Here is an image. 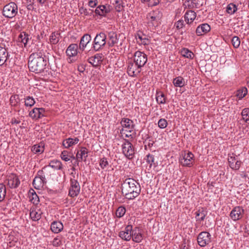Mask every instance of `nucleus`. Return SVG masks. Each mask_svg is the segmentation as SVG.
Returning <instances> with one entry per match:
<instances>
[{
  "label": "nucleus",
  "mask_w": 249,
  "mask_h": 249,
  "mask_svg": "<svg viewBox=\"0 0 249 249\" xmlns=\"http://www.w3.org/2000/svg\"><path fill=\"white\" fill-rule=\"evenodd\" d=\"M10 55L5 47L0 46V66H7V62Z\"/></svg>",
  "instance_id": "17"
},
{
  "label": "nucleus",
  "mask_w": 249,
  "mask_h": 249,
  "mask_svg": "<svg viewBox=\"0 0 249 249\" xmlns=\"http://www.w3.org/2000/svg\"><path fill=\"white\" fill-rule=\"evenodd\" d=\"M110 11V9L109 5H100L96 8L95 13L97 15L102 17H106Z\"/></svg>",
  "instance_id": "20"
},
{
  "label": "nucleus",
  "mask_w": 249,
  "mask_h": 249,
  "mask_svg": "<svg viewBox=\"0 0 249 249\" xmlns=\"http://www.w3.org/2000/svg\"><path fill=\"white\" fill-rule=\"evenodd\" d=\"M211 30L210 26L207 23L199 25L196 29V34L198 36H202L208 33Z\"/></svg>",
  "instance_id": "23"
},
{
  "label": "nucleus",
  "mask_w": 249,
  "mask_h": 249,
  "mask_svg": "<svg viewBox=\"0 0 249 249\" xmlns=\"http://www.w3.org/2000/svg\"><path fill=\"white\" fill-rule=\"evenodd\" d=\"M20 123V121L19 120H17L16 118H13L12 119L11 121V123L13 124H19Z\"/></svg>",
  "instance_id": "64"
},
{
  "label": "nucleus",
  "mask_w": 249,
  "mask_h": 249,
  "mask_svg": "<svg viewBox=\"0 0 249 249\" xmlns=\"http://www.w3.org/2000/svg\"><path fill=\"white\" fill-rule=\"evenodd\" d=\"M173 83L176 87H183L185 85L184 79L182 76H178L173 79Z\"/></svg>",
  "instance_id": "40"
},
{
  "label": "nucleus",
  "mask_w": 249,
  "mask_h": 249,
  "mask_svg": "<svg viewBox=\"0 0 249 249\" xmlns=\"http://www.w3.org/2000/svg\"><path fill=\"white\" fill-rule=\"evenodd\" d=\"M133 61L142 67L147 61V55L142 52L136 51L134 54Z\"/></svg>",
  "instance_id": "9"
},
{
  "label": "nucleus",
  "mask_w": 249,
  "mask_h": 249,
  "mask_svg": "<svg viewBox=\"0 0 249 249\" xmlns=\"http://www.w3.org/2000/svg\"><path fill=\"white\" fill-rule=\"evenodd\" d=\"M31 38L29 35L24 32H22L18 36V41L23 43L24 47H26L28 42Z\"/></svg>",
  "instance_id": "33"
},
{
  "label": "nucleus",
  "mask_w": 249,
  "mask_h": 249,
  "mask_svg": "<svg viewBox=\"0 0 249 249\" xmlns=\"http://www.w3.org/2000/svg\"><path fill=\"white\" fill-rule=\"evenodd\" d=\"M121 192L126 199L133 200L140 195L141 192V185L133 178H126L122 183Z\"/></svg>",
  "instance_id": "1"
},
{
  "label": "nucleus",
  "mask_w": 249,
  "mask_h": 249,
  "mask_svg": "<svg viewBox=\"0 0 249 249\" xmlns=\"http://www.w3.org/2000/svg\"><path fill=\"white\" fill-rule=\"evenodd\" d=\"M145 160L146 162L149 164L150 168L152 165L154 167H156L157 166V164L155 162V158L154 155L148 154L146 156Z\"/></svg>",
  "instance_id": "45"
},
{
  "label": "nucleus",
  "mask_w": 249,
  "mask_h": 249,
  "mask_svg": "<svg viewBox=\"0 0 249 249\" xmlns=\"http://www.w3.org/2000/svg\"><path fill=\"white\" fill-rule=\"evenodd\" d=\"M38 172H42V174H41L42 176L44 177L45 178H49L51 176V172L49 171L48 167L47 166H44L42 170H39Z\"/></svg>",
  "instance_id": "55"
},
{
  "label": "nucleus",
  "mask_w": 249,
  "mask_h": 249,
  "mask_svg": "<svg viewBox=\"0 0 249 249\" xmlns=\"http://www.w3.org/2000/svg\"><path fill=\"white\" fill-rule=\"evenodd\" d=\"M44 151V144L40 143L38 144L34 145L32 148V151L36 154H40Z\"/></svg>",
  "instance_id": "39"
},
{
  "label": "nucleus",
  "mask_w": 249,
  "mask_h": 249,
  "mask_svg": "<svg viewBox=\"0 0 249 249\" xmlns=\"http://www.w3.org/2000/svg\"><path fill=\"white\" fill-rule=\"evenodd\" d=\"M161 0H150L149 2L148 6L149 7H154L159 5Z\"/></svg>",
  "instance_id": "59"
},
{
  "label": "nucleus",
  "mask_w": 249,
  "mask_h": 249,
  "mask_svg": "<svg viewBox=\"0 0 249 249\" xmlns=\"http://www.w3.org/2000/svg\"><path fill=\"white\" fill-rule=\"evenodd\" d=\"M231 43L235 48H238L240 44V39L238 36H234L232 38Z\"/></svg>",
  "instance_id": "56"
},
{
  "label": "nucleus",
  "mask_w": 249,
  "mask_h": 249,
  "mask_svg": "<svg viewBox=\"0 0 249 249\" xmlns=\"http://www.w3.org/2000/svg\"><path fill=\"white\" fill-rule=\"evenodd\" d=\"M142 68L132 60H129L127 63V73L131 77H136L140 73Z\"/></svg>",
  "instance_id": "7"
},
{
  "label": "nucleus",
  "mask_w": 249,
  "mask_h": 249,
  "mask_svg": "<svg viewBox=\"0 0 249 249\" xmlns=\"http://www.w3.org/2000/svg\"><path fill=\"white\" fill-rule=\"evenodd\" d=\"M181 54L182 56L192 59L194 57V53L187 48H183L181 50Z\"/></svg>",
  "instance_id": "42"
},
{
  "label": "nucleus",
  "mask_w": 249,
  "mask_h": 249,
  "mask_svg": "<svg viewBox=\"0 0 249 249\" xmlns=\"http://www.w3.org/2000/svg\"><path fill=\"white\" fill-rule=\"evenodd\" d=\"M71 153L68 151L64 150L61 154V158L65 161H68L70 160Z\"/></svg>",
  "instance_id": "54"
},
{
  "label": "nucleus",
  "mask_w": 249,
  "mask_h": 249,
  "mask_svg": "<svg viewBox=\"0 0 249 249\" xmlns=\"http://www.w3.org/2000/svg\"><path fill=\"white\" fill-rule=\"evenodd\" d=\"M183 5L185 8L190 9L195 8V7H196L195 0H185Z\"/></svg>",
  "instance_id": "47"
},
{
  "label": "nucleus",
  "mask_w": 249,
  "mask_h": 249,
  "mask_svg": "<svg viewBox=\"0 0 249 249\" xmlns=\"http://www.w3.org/2000/svg\"><path fill=\"white\" fill-rule=\"evenodd\" d=\"M112 4L117 12H120L124 10V3L123 0H114Z\"/></svg>",
  "instance_id": "37"
},
{
  "label": "nucleus",
  "mask_w": 249,
  "mask_h": 249,
  "mask_svg": "<svg viewBox=\"0 0 249 249\" xmlns=\"http://www.w3.org/2000/svg\"><path fill=\"white\" fill-rule=\"evenodd\" d=\"M18 12L17 5L14 2H10L3 7L2 14L5 18L11 19L16 16Z\"/></svg>",
  "instance_id": "5"
},
{
  "label": "nucleus",
  "mask_w": 249,
  "mask_h": 249,
  "mask_svg": "<svg viewBox=\"0 0 249 249\" xmlns=\"http://www.w3.org/2000/svg\"><path fill=\"white\" fill-rule=\"evenodd\" d=\"M78 45L77 44H70L66 50V53L69 57H73L77 54Z\"/></svg>",
  "instance_id": "31"
},
{
  "label": "nucleus",
  "mask_w": 249,
  "mask_h": 249,
  "mask_svg": "<svg viewBox=\"0 0 249 249\" xmlns=\"http://www.w3.org/2000/svg\"><path fill=\"white\" fill-rule=\"evenodd\" d=\"M133 230L132 226L131 225H128L125 227L124 231H121L119 233V236L125 241H130L131 239V235Z\"/></svg>",
  "instance_id": "16"
},
{
  "label": "nucleus",
  "mask_w": 249,
  "mask_h": 249,
  "mask_svg": "<svg viewBox=\"0 0 249 249\" xmlns=\"http://www.w3.org/2000/svg\"><path fill=\"white\" fill-rule=\"evenodd\" d=\"M41 174H42V172H37V175L33 181V185L36 189H41L47 183L46 178H45Z\"/></svg>",
  "instance_id": "11"
},
{
  "label": "nucleus",
  "mask_w": 249,
  "mask_h": 249,
  "mask_svg": "<svg viewBox=\"0 0 249 249\" xmlns=\"http://www.w3.org/2000/svg\"><path fill=\"white\" fill-rule=\"evenodd\" d=\"M91 40V37L90 35L88 34H85L81 37L79 45V49L84 51L87 45L90 42Z\"/></svg>",
  "instance_id": "24"
},
{
  "label": "nucleus",
  "mask_w": 249,
  "mask_h": 249,
  "mask_svg": "<svg viewBox=\"0 0 249 249\" xmlns=\"http://www.w3.org/2000/svg\"><path fill=\"white\" fill-rule=\"evenodd\" d=\"M80 12L82 13V14H84V15H88L89 14V12L87 10V9H85V8H84L83 7H82L80 9Z\"/></svg>",
  "instance_id": "63"
},
{
  "label": "nucleus",
  "mask_w": 249,
  "mask_h": 249,
  "mask_svg": "<svg viewBox=\"0 0 249 249\" xmlns=\"http://www.w3.org/2000/svg\"><path fill=\"white\" fill-rule=\"evenodd\" d=\"M248 93V89L245 87H242L236 91V96L239 100L242 99Z\"/></svg>",
  "instance_id": "41"
},
{
  "label": "nucleus",
  "mask_w": 249,
  "mask_h": 249,
  "mask_svg": "<svg viewBox=\"0 0 249 249\" xmlns=\"http://www.w3.org/2000/svg\"><path fill=\"white\" fill-rule=\"evenodd\" d=\"M29 2H31V4H27V8L29 10H33L35 9L34 6V0L32 1L31 0H29Z\"/></svg>",
  "instance_id": "61"
},
{
  "label": "nucleus",
  "mask_w": 249,
  "mask_h": 249,
  "mask_svg": "<svg viewBox=\"0 0 249 249\" xmlns=\"http://www.w3.org/2000/svg\"><path fill=\"white\" fill-rule=\"evenodd\" d=\"M99 165L102 169L107 168L109 165V162L105 157L101 158L99 161Z\"/></svg>",
  "instance_id": "52"
},
{
  "label": "nucleus",
  "mask_w": 249,
  "mask_h": 249,
  "mask_svg": "<svg viewBox=\"0 0 249 249\" xmlns=\"http://www.w3.org/2000/svg\"><path fill=\"white\" fill-rule=\"evenodd\" d=\"M230 167L233 170H237L241 166V161L238 160L234 156H230L228 158Z\"/></svg>",
  "instance_id": "26"
},
{
  "label": "nucleus",
  "mask_w": 249,
  "mask_h": 249,
  "mask_svg": "<svg viewBox=\"0 0 249 249\" xmlns=\"http://www.w3.org/2000/svg\"><path fill=\"white\" fill-rule=\"evenodd\" d=\"M61 244V241L58 237L54 238L52 242L53 245L56 247L60 246Z\"/></svg>",
  "instance_id": "58"
},
{
  "label": "nucleus",
  "mask_w": 249,
  "mask_h": 249,
  "mask_svg": "<svg viewBox=\"0 0 249 249\" xmlns=\"http://www.w3.org/2000/svg\"><path fill=\"white\" fill-rule=\"evenodd\" d=\"M237 10V8L235 4L231 3L228 5L226 11L229 14H233Z\"/></svg>",
  "instance_id": "49"
},
{
  "label": "nucleus",
  "mask_w": 249,
  "mask_h": 249,
  "mask_svg": "<svg viewBox=\"0 0 249 249\" xmlns=\"http://www.w3.org/2000/svg\"><path fill=\"white\" fill-rule=\"evenodd\" d=\"M197 243L201 247H204L211 242V235L207 231H202L197 237Z\"/></svg>",
  "instance_id": "8"
},
{
  "label": "nucleus",
  "mask_w": 249,
  "mask_h": 249,
  "mask_svg": "<svg viewBox=\"0 0 249 249\" xmlns=\"http://www.w3.org/2000/svg\"><path fill=\"white\" fill-rule=\"evenodd\" d=\"M48 167H51L55 170H62V162L58 160H53L50 161L49 164L47 165Z\"/></svg>",
  "instance_id": "36"
},
{
  "label": "nucleus",
  "mask_w": 249,
  "mask_h": 249,
  "mask_svg": "<svg viewBox=\"0 0 249 249\" xmlns=\"http://www.w3.org/2000/svg\"><path fill=\"white\" fill-rule=\"evenodd\" d=\"M107 36L104 32H100L97 34L92 44V48L95 51H99L102 50L107 44Z\"/></svg>",
  "instance_id": "4"
},
{
  "label": "nucleus",
  "mask_w": 249,
  "mask_h": 249,
  "mask_svg": "<svg viewBox=\"0 0 249 249\" xmlns=\"http://www.w3.org/2000/svg\"><path fill=\"white\" fill-rule=\"evenodd\" d=\"M29 201L34 205H37L39 202V198L35 192V191L31 189L28 193Z\"/></svg>",
  "instance_id": "32"
},
{
  "label": "nucleus",
  "mask_w": 249,
  "mask_h": 249,
  "mask_svg": "<svg viewBox=\"0 0 249 249\" xmlns=\"http://www.w3.org/2000/svg\"><path fill=\"white\" fill-rule=\"evenodd\" d=\"M30 211V216L33 221H36L41 218V213H39V210L36 211L34 208H31Z\"/></svg>",
  "instance_id": "38"
},
{
  "label": "nucleus",
  "mask_w": 249,
  "mask_h": 249,
  "mask_svg": "<svg viewBox=\"0 0 249 249\" xmlns=\"http://www.w3.org/2000/svg\"><path fill=\"white\" fill-rule=\"evenodd\" d=\"M244 214V210L242 207L236 206L231 212L230 216L233 221L241 219Z\"/></svg>",
  "instance_id": "13"
},
{
  "label": "nucleus",
  "mask_w": 249,
  "mask_h": 249,
  "mask_svg": "<svg viewBox=\"0 0 249 249\" xmlns=\"http://www.w3.org/2000/svg\"><path fill=\"white\" fill-rule=\"evenodd\" d=\"M194 155L191 152L184 153L179 160L180 164L183 166L191 167L194 162Z\"/></svg>",
  "instance_id": "10"
},
{
  "label": "nucleus",
  "mask_w": 249,
  "mask_h": 249,
  "mask_svg": "<svg viewBox=\"0 0 249 249\" xmlns=\"http://www.w3.org/2000/svg\"><path fill=\"white\" fill-rule=\"evenodd\" d=\"M88 149L85 147H81L80 150L78 151L76 153V159L77 160L76 162L77 164H78L79 161H81L82 160L85 161L86 158L88 156Z\"/></svg>",
  "instance_id": "25"
},
{
  "label": "nucleus",
  "mask_w": 249,
  "mask_h": 249,
  "mask_svg": "<svg viewBox=\"0 0 249 249\" xmlns=\"http://www.w3.org/2000/svg\"><path fill=\"white\" fill-rule=\"evenodd\" d=\"M162 13L159 9L153 10L147 14L146 19L147 24L153 30L159 26L161 23Z\"/></svg>",
  "instance_id": "3"
},
{
  "label": "nucleus",
  "mask_w": 249,
  "mask_h": 249,
  "mask_svg": "<svg viewBox=\"0 0 249 249\" xmlns=\"http://www.w3.org/2000/svg\"><path fill=\"white\" fill-rule=\"evenodd\" d=\"M60 36V33L53 32L52 33L50 37V42L52 44H56L58 43L59 41V36Z\"/></svg>",
  "instance_id": "43"
},
{
  "label": "nucleus",
  "mask_w": 249,
  "mask_h": 249,
  "mask_svg": "<svg viewBox=\"0 0 249 249\" xmlns=\"http://www.w3.org/2000/svg\"><path fill=\"white\" fill-rule=\"evenodd\" d=\"M242 119L247 123L249 121V108H244L241 112Z\"/></svg>",
  "instance_id": "51"
},
{
  "label": "nucleus",
  "mask_w": 249,
  "mask_h": 249,
  "mask_svg": "<svg viewBox=\"0 0 249 249\" xmlns=\"http://www.w3.org/2000/svg\"><path fill=\"white\" fill-rule=\"evenodd\" d=\"M196 16V14L194 11H187L184 16V20L187 24H190L195 19Z\"/></svg>",
  "instance_id": "29"
},
{
  "label": "nucleus",
  "mask_w": 249,
  "mask_h": 249,
  "mask_svg": "<svg viewBox=\"0 0 249 249\" xmlns=\"http://www.w3.org/2000/svg\"><path fill=\"white\" fill-rule=\"evenodd\" d=\"M158 126L161 128L163 129L167 127L168 123L166 119L164 118L160 119L158 122Z\"/></svg>",
  "instance_id": "57"
},
{
  "label": "nucleus",
  "mask_w": 249,
  "mask_h": 249,
  "mask_svg": "<svg viewBox=\"0 0 249 249\" xmlns=\"http://www.w3.org/2000/svg\"><path fill=\"white\" fill-rule=\"evenodd\" d=\"M79 141V140L77 137L74 139L69 138L64 140L62 144L66 148H68L69 147L77 144Z\"/></svg>",
  "instance_id": "35"
},
{
  "label": "nucleus",
  "mask_w": 249,
  "mask_h": 249,
  "mask_svg": "<svg viewBox=\"0 0 249 249\" xmlns=\"http://www.w3.org/2000/svg\"><path fill=\"white\" fill-rule=\"evenodd\" d=\"M126 212V209L123 206H121L118 208L116 211V215L118 218L122 217Z\"/></svg>",
  "instance_id": "48"
},
{
  "label": "nucleus",
  "mask_w": 249,
  "mask_h": 249,
  "mask_svg": "<svg viewBox=\"0 0 249 249\" xmlns=\"http://www.w3.org/2000/svg\"><path fill=\"white\" fill-rule=\"evenodd\" d=\"M24 103L26 107H32L35 105L36 102L32 97L28 96L24 98Z\"/></svg>",
  "instance_id": "46"
},
{
  "label": "nucleus",
  "mask_w": 249,
  "mask_h": 249,
  "mask_svg": "<svg viewBox=\"0 0 249 249\" xmlns=\"http://www.w3.org/2000/svg\"><path fill=\"white\" fill-rule=\"evenodd\" d=\"M7 185L11 189L17 188L20 185V181L18 176L14 173H11L7 176Z\"/></svg>",
  "instance_id": "12"
},
{
  "label": "nucleus",
  "mask_w": 249,
  "mask_h": 249,
  "mask_svg": "<svg viewBox=\"0 0 249 249\" xmlns=\"http://www.w3.org/2000/svg\"><path fill=\"white\" fill-rule=\"evenodd\" d=\"M6 193V190L5 186L2 184L0 183V202H1L5 198Z\"/></svg>",
  "instance_id": "50"
},
{
  "label": "nucleus",
  "mask_w": 249,
  "mask_h": 249,
  "mask_svg": "<svg viewBox=\"0 0 249 249\" xmlns=\"http://www.w3.org/2000/svg\"><path fill=\"white\" fill-rule=\"evenodd\" d=\"M136 39H139L140 42L144 45H147L149 43V40L146 37V35H144L141 31H139L135 35Z\"/></svg>",
  "instance_id": "34"
},
{
  "label": "nucleus",
  "mask_w": 249,
  "mask_h": 249,
  "mask_svg": "<svg viewBox=\"0 0 249 249\" xmlns=\"http://www.w3.org/2000/svg\"><path fill=\"white\" fill-rule=\"evenodd\" d=\"M156 99L157 103L159 105L165 104L167 103L166 95L162 91L159 89L156 90Z\"/></svg>",
  "instance_id": "30"
},
{
  "label": "nucleus",
  "mask_w": 249,
  "mask_h": 249,
  "mask_svg": "<svg viewBox=\"0 0 249 249\" xmlns=\"http://www.w3.org/2000/svg\"><path fill=\"white\" fill-rule=\"evenodd\" d=\"M123 153L128 159L133 158L135 154V149L132 144L126 139L124 140V142L122 145Z\"/></svg>",
  "instance_id": "6"
},
{
  "label": "nucleus",
  "mask_w": 249,
  "mask_h": 249,
  "mask_svg": "<svg viewBox=\"0 0 249 249\" xmlns=\"http://www.w3.org/2000/svg\"><path fill=\"white\" fill-rule=\"evenodd\" d=\"M184 20L182 18L179 19L178 21L176 22L174 24V27L178 30H180L182 29L185 26V23H184Z\"/></svg>",
  "instance_id": "53"
},
{
  "label": "nucleus",
  "mask_w": 249,
  "mask_h": 249,
  "mask_svg": "<svg viewBox=\"0 0 249 249\" xmlns=\"http://www.w3.org/2000/svg\"><path fill=\"white\" fill-rule=\"evenodd\" d=\"M20 99L18 95L14 94L10 98V104L12 107H16L19 103Z\"/></svg>",
  "instance_id": "44"
},
{
  "label": "nucleus",
  "mask_w": 249,
  "mask_h": 249,
  "mask_svg": "<svg viewBox=\"0 0 249 249\" xmlns=\"http://www.w3.org/2000/svg\"><path fill=\"white\" fill-rule=\"evenodd\" d=\"M80 186L77 180H72L70 182V187L69 191V196L71 197L77 196L80 193Z\"/></svg>",
  "instance_id": "14"
},
{
  "label": "nucleus",
  "mask_w": 249,
  "mask_h": 249,
  "mask_svg": "<svg viewBox=\"0 0 249 249\" xmlns=\"http://www.w3.org/2000/svg\"><path fill=\"white\" fill-rule=\"evenodd\" d=\"M120 124L123 128L127 129L129 132H131L135 127L133 121L126 118H122Z\"/></svg>",
  "instance_id": "21"
},
{
  "label": "nucleus",
  "mask_w": 249,
  "mask_h": 249,
  "mask_svg": "<svg viewBox=\"0 0 249 249\" xmlns=\"http://www.w3.org/2000/svg\"><path fill=\"white\" fill-rule=\"evenodd\" d=\"M45 109L43 108H34L29 114V116L33 119L37 120L44 116Z\"/></svg>",
  "instance_id": "19"
},
{
  "label": "nucleus",
  "mask_w": 249,
  "mask_h": 249,
  "mask_svg": "<svg viewBox=\"0 0 249 249\" xmlns=\"http://www.w3.org/2000/svg\"><path fill=\"white\" fill-rule=\"evenodd\" d=\"M207 214V211L204 208H199L196 212V221L201 222L204 220Z\"/></svg>",
  "instance_id": "27"
},
{
  "label": "nucleus",
  "mask_w": 249,
  "mask_h": 249,
  "mask_svg": "<svg viewBox=\"0 0 249 249\" xmlns=\"http://www.w3.org/2000/svg\"><path fill=\"white\" fill-rule=\"evenodd\" d=\"M107 44L109 47H112L117 44L119 41L117 33L114 31L107 32Z\"/></svg>",
  "instance_id": "15"
},
{
  "label": "nucleus",
  "mask_w": 249,
  "mask_h": 249,
  "mask_svg": "<svg viewBox=\"0 0 249 249\" xmlns=\"http://www.w3.org/2000/svg\"><path fill=\"white\" fill-rule=\"evenodd\" d=\"M71 178H70V182H72V180H77V178H78V173L76 172H72L70 174Z\"/></svg>",
  "instance_id": "60"
},
{
  "label": "nucleus",
  "mask_w": 249,
  "mask_h": 249,
  "mask_svg": "<svg viewBox=\"0 0 249 249\" xmlns=\"http://www.w3.org/2000/svg\"><path fill=\"white\" fill-rule=\"evenodd\" d=\"M43 52L41 50L32 53L29 57L28 67L30 71L39 73L43 72L47 65Z\"/></svg>",
  "instance_id": "2"
},
{
  "label": "nucleus",
  "mask_w": 249,
  "mask_h": 249,
  "mask_svg": "<svg viewBox=\"0 0 249 249\" xmlns=\"http://www.w3.org/2000/svg\"><path fill=\"white\" fill-rule=\"evenodd\" d=\"M131 238L132 240L136 243L141 242L143 239L142 235L138 227H135L131 232Z\"/></svg>",
  "instance_id": "22"
},
{
  "label": "nucleus",
  "mask_w": 249,
  "mask_h": 249,
  "mask_svg": "<svg viewBox=\"0 0 249 249\" xmlns=\"http://www.w3.org/2000/svg\"><path fill=\"white\" fill-rule=\"evenodd\" d=\"M64 226L60 221H55L51 225V230L54 233H58L61 232L63 229Z\"/></svg>",
  "instance_id": "28"
},
{
  "label": "nucleus",
  "mask_w": 249,
  "mask_h": 249,
  "mask_svg": "<svg viewBox=\"0 0 249 249\" xmlns=\"http://www.w3.org/2000/svg\"><path fill=\"white\" fill-rule=\"evenodd\" d=\"M96 5H97V2H95V1L90 0L89 2V5L90 7H94L96 6Z\"/></svg>",
  "instance_id": "62"
},
{
  "label": "nucleus",
  "mask_w": 249,
  "mask_h": 249,
  "mask_svg": "<svg viewBox=\"0 0 249 249\" xmlns=\"http://www.w3.org/2000/svg\"><path fill=\"white\" fill-rule=\"evenodd\" d=\"M103 55L102 53H96L94 56L90 57L88 62L93 67L96 68L100 65L103 61Z\"/></svg>",
  "instance_id": "18"
}]
</instances>
